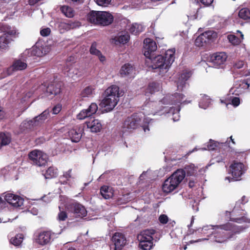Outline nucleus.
Returning <instances> with one entry per match:
<instances>
[{"mask_svg":"<svg viewBox=\"0 0 250 250\" xmlns=\"http://www.w3.org/2000/svg\"><path fill=\"white\" fill-rule=\"evenodd\" d=\"M212 232L214 240L218 243H223L228 239L233 238L236 234L240 233L244 229L242 227L235 225L231 223L216 225L213 228Z\"/></svg>","mask_w":250,"mask_h":250,"instance_id":"obj_1","label":"nucleus"},{"mask_svg":"<svg viewBox=\"0 0 250 250\" xmlns=\"http://www.w3.org/2000/svg\"><path fill=\"white\" fill-rule=\"evenodd\" d=\"M175 50L169 49L166 51L165 55L152 56L151 59V67L153 69H160L162 73L166 72L174 62Z\"/></svg>","mask_w":250,"mask_h":250,"instance_id":"obj_2","label":"nucleus"},{"mask_svg":"<svg viewBox=\"0 0 250 250\" xmlns=\"http://www.w3.org/2000/svg\"><path fill=\"white\" fill-rule=\"evenodd\" d=\"M185 175L186 172L184 170L177 169L165 180L162 187L164 192L169 193L174 190L184 179Z\"/></svg>","mask_w":250,"mask_h":250,"instance_id":"obj_3","label":"nucleus"},{"mask_svg":"<svg viewBox=\"0 0 250 250\" xmlns=\"http://www.w3.org/2000/svg\"><path fill=\"white\" fill-rule=\"evenodd\" d=\"M156 231L155 229H146L137 235L139 241V247L142 250H151L155 245L153 244V235Z\"/></svg>","mask_w":250,"mask_h":250,"instance_id":"obj_4","label":"nucleus"},{"mask_svg":"<svg viewBox=\"0 0 250 250\" xmlns=\"http://www.w3.org/2000/svg\"><path fill=\"white\" fill-rule=\"evenodd\" d=\"M141 119L137 114L127 117L123 123L121 132L122 136L126 135L136 129L140 125Z\"/></svg>","mask_w":250,"mask_h":250,"instance_id":"obj_5","label":"nucleus"},{"mask_svg":"<svg viewBox=\"0 0 250 250\" xmlns=\"http://www.w3.org/2000/svg\"><path fill=\"white\" fill-rule=\"evenodd\" d=\"M247 170V167L242 162L233 161L229 167V173L231 174V177H226L230 182L231 181H239L241 179V176Z\"/></svg>","mask_w":250,"mask_h":250,"instance_id":"obj_6","label":"nucleus"},{"mask_svg":"<svg viewBox=\"0 0 250 250\" xmlns=\"http://www.w3.org/2000/svg\"><path fill=\"white\" fill-rule=\"evenodd\" d=\"M226 215L228 216L229 221L237 223L248 222L250 223V219L247 218L245 215L246 213L241 208L235 204L232 210L230 212L226 211Z\"/></svg>","mask_w":250,"mask_h":250,"instance_id":"obj_7","label":"nucleus"},{"mask_svg":"<svg viewBox=\"0 0 250 250\" xmlns=\"http://www.w3.org/2000/svg\"><path fill=\"white\" fill-rule=\"evenodd\" d=\"M40 88L45 90V95L54 97L61 92V83L60 82H53L51 83L44 82Z\"/></svg>","mask_w":250,"mask_h":250,"instance_id":"obj_8","label":"nucleus"},{"mask_svg":"<svg viewBox=\"0 0 250 250\" xmlns=\"http://www.w3.org/2000/svg\"><path fill=\"white\" fill-rule=\"evenodd\" d=\"M104 96L103 99L100 104V106L102 108H105L106 112H109L113 109L115 106L117 104L119 97L121 96H108L106 94H103Z\"/></svg>","mask_w":250,"mask_h":250,"instance_id":"obj_9","label":"nucleus"},{"mask_svg":"<svg viewBox=\"0 0 250 250\" xmlns=\"http://www.w3.org/2000/svg\"><path fill=\"white\" fill-rule=\"evenodd\" d=\"M28 157L34 164L39 167L45 166L47 162V155L40 150H34L31 151Z\"/></svg>","mask_w":250,"mask_h":250,"instance_id":"obj_10","label":"nucleus"},{"mask_svg":"<svg viewBox=\"0 0 250 250\" xmlns=\"http://www.w3.org/2000/svg\"><path fill=\"white\" fill-rule=\"evenodd\" d=\"M67 210L73 214L76 218H83L87 215V212L85 207L82 205L75 203L67 206Z\"/></svg>","mask_w":250,"mask_h":250,"instance_id":"obj_11","label":"nucleus"},{"mask_svg":"<svg viewBox=\"0 0 250 250\" xmlns=\"http://www.w3.org/2000/svg\"><path fill=\"white\" fill-rule=\"evenodd\" d=\"M50 111L48 109L45 110L39 115L35 117L25 124L26 127L31 129L35 126H40L49 117Z\"/></svg>","mask_w":250,"mask_h":250,"instance_id":"obj_12","label":"nucleus"},{"mask_svg":"<svg viewBox=\"0 0 250 250\" xmlns=\"http://www.w3.org/2000/svg\"><path fill=\"white\" fill-rule=\"evenodd\" d=\"M144 43V54L146 58L151 59L152 56H154V52L157 50V44L155 42L149 38L145 39Z\"/></svg>","mask_w":250,"mask_h":250,"instance_id":"obj_13","label":"nucleus"},{"mask_svg":"<svg viewBox=\"0 0 250 250\" xmlns=\"http://www.w3.org/2000/svg\"><path fill=\"white\" fill-rule=\"evenodd\" d=\"M84 125H79L74 126L68 132V136L73 142H79L84 131Z\"/></svg>","mask_w":250,"mask_h":250,"instance_id":"obj_14","label":"nucleus"},{"mask_svg":"<svg viewBox=\"0 0 250 250\" xmlns=\"http://www.w3.org/2000/svg\"><path fill=\"white\" fill-rule=\"evenodd\" d=\"M227 58L228 56L225 53L216 52L210 56V62L214 67H221L225 63Z\"/></svg>","mask_w":250,"mask_h":250,"instance_id":"obj_15","label":"nucleus"},{"mask_svg":"<svg viewBox=\"0 0 250 250\" xmlns=\"http://www.w3.org/2000/svg\"><path fill=\"white\" fill-rule=\"evenodd\" d=\"M111 241L114 246V250H122L126 243L125 235L120 232H115L111 238Z\"/></svg>","mask_w":250,"mask_h":250,"instance_id":"obj_16","label":"nucleus"},{"mask_svg":"<svg viewBox=\"0 0 250 250\" xmlns=\"http://www.w3.org/2000/svg\"><path fill=\"white\" fill-rule=\"evenodd\" d=\"M249 84L246 80H240L235 82L233 87L230 89L232 94L239 96L243 93L249 87Z\"/></svg>","mask_w":250,"mask_h":250,"instance_id":"obj_17","label":"nucleus"},{"mask_svg":"<svg viewBox=\"0 0 250 250\" xmlns=\"http://www.w3.org/2000/svg\"><path fill=\"white\" fill-rule=\"evenodd\" d=\"M84 125H86L92 132H99L102 129V125L101 121L94 118L89 119L88 121L84 123Z\"/></svg>","mask_w":250,"mask_h":250,"instance_id":"obj_18","label":"nucleus"},{"mask_svg":"<svg viewBox=\"0 0 250 250\" xmlns=\"http://www.w3.org/2000/svg\"><path fill=\"white\" fill-rule=\"evenodd\" d=\"M212 37V32L210 31H206L200 35L195 41L196 46H203L205 44L211 40Z\"/></svg>","mask_w":250,"mask_h":250,"instance_id":"obj_19","label":"nucleus"},{"mask_svg":"<svg viewBox=\"0 0 250 250\" xmlns=\"http://www.w3.org/2000/svg\"><path fill=\"white\" fill-rule=\"evenodd\" d=\"M27 67L26 62L21 60H16L14 61L12 65L9 67L6 70L8 75H11L14 71L22 70Z\"/></svg>","mask_w":250,"mask_h":250,"instance_id":"obj_20","label":"nucleus"},{"mask_svg":"<svg viewBox=\"0 0 250 250\" xmlns=\"http://www.w3.org/2000/svg\"><path fill=\"white\" fill-rule=\"evenodd\" d=\"M99 17L98 25L106 26L110 24L113 21V16L108 12L100 11Z\"/></svg>","mask_w":250,"mask_h":250,"instance_id":"obj_21","label":"nucleus"},{"mask_svg":"<svg viewBox=\"0 0 250 250\" xmlns=\"http://www.w3.org/2000/svg\"><path fill=\"white\" fill-rule=\"evenodd\" d=\"M52 235V233L50 230L42 231L38 234L37 242L42 246L46 245L50 242Z\"/></svg>","mask_w":250,"mask_h":250,"instance_id":"obj_22","label":"nucleus"},{"mask_svg":"<svg viewBox=\"0 0 250 250\" xmlns=\"http://www.w3.org/2000/svg\"><path fill=\"white\" fill-rule=\"evenodd\" d=\"M0 30L1 32H3L4 34H6V35L8 36H10L11 38L12 37H17L19 34L15 27H11L6 23L0 24Z\"/></svg>","mask_w":250,"mask_h":250,"instance_id":"obj_23","label":"nucleus"},{"mask_svg":"<svg viewBox=\"0 0 250 250\" xmlns=\"http://www.w3.org/2000/svg\"><path fill=\"white\" fill-rule=\"evenodd\" d=\"M98 45V44L97 42H93L89 48V52L90 54L98 57L100 61L103 63L105 61L106 58L102 54L101 51L97 49Z\"/></svg>","mask_w":250,"mask_h":250,"instance_id":"obj_24","label":"nucleus"},{"mask_svg":"<svg viewBox=\"0 0 250 250\" xmlns=\"http://www.w3.org/2000/svg\"><path fill=\"white\" fill-rule=\"evenodd\" d=\"M230 142L232 143V144L235 145V142L234 140V139L232 138V136H230L229 138L228 139L226 143L229 144V147L231 149V152L234 154L235 158L236 159H238L240 161H243L246 159V153L244 151H237L233 149H232L231 146L229 145Z\"/></svg>","mask_w":250,"mask_h":250,"instance_id":"obj_25","label":"nucleus"},{"mask_svg":"<svg viewBox=\"0 0 250 250\" xmlns=\"http://www.w3.org/2000/svg\"><path fill=\"white\" fill-rule=\"evenodd\" d=\"M191 73L190 71H184L181 74L177 82V87L182 89L185 85L186 81L190 77Z\"/></svg>","mask_w":250,"mask_h":250,"instance_id":"obj_26","label":"nucleus"},{"mask_svg":"<svg viewBox=\"0 0 250 250\" xmlns=\"http://www.w3.org/2000/svg\"><path fill=\"white\" fill-rule=\"evenodd\" d=\"M161 87V83L158 82H153L150 83L145 91V95L149 96L155 92L159 91Z\"/></svg>","mask_w":250,"mask_h":250,"instance_id":"obj_27","label":"nucleus"},{"mask_svg":"<svg viewBox=\"0 0 250 250\" xmlns=\"http://www.w3.org/2000/svg\"><path fill=\"white\" fill-rule=\"evenodd\" d=\"M134 67L130 63H125L123 65L120 69V73L122 77L129 76L134 72Z\"/></svg>","mask_w":250,"mask_h":250,"instance_id":"obj_28","label":"nucleus"},{"mask_svg":"<svg viewBox=\"0 0 250 250\" xmlns=\"http://www.w3.org/2000/svg\"><path fill=\"white\" fill-rule=\"evenodd\" d=\"M100 12L97 11H91L87 15V20L88 22L98 25L99 17L100 16Z\"/></svg>","mask_w":250,"mask_h":250,"instance_id":"obj_29","label":"nucleus"},{"mask_svg":"<svg viewBox=\"0 0 250 250\" xmlns=\"http://www.w3.org/2000/svg\"><path fill=\"white\" fill-rule=\"evenodd\" d=\"M13 41L11 37L3 34L0 36V48L1 49L6 50L8 48V44Z\"/></svg>","mask_w":250,"mask_h":250,"instance_id":"obj_30","label":"nucleus"},{"mask_svg":"<svg viewBox=\"0 0 250 250\" xmlns=\"http://www.w3.org/2000/svg\"><path fill=\"white\" fill-rule=\"evenodd\" d=\"M103 94H106L108 96H121V92H120L119 86L116 85H112L108 87Z\"/></svg>","mask_w":250,"mask_h":250,"instance_id":"obj_31","label":"nucleus"},{"mask_svg":"<svg viewBox=\"0 0 250 250\" xmlns=\"http://www.w3.org/2000/svg\"><path fill=\"white\" fill-rule=\"evenodd\" d=\"M100 193L102 197L105 199H108L113 195V192L109 187L106 186H104L101 188Z\"/></svg>","mask_w":250,"mask_h":250,"instance_id":"obj_32","label":"nucleus"},{"mask_svg":"<svg viewBox=\"0 0 250 250\" xmlns=\"http://www.w3.org/2000/svg\"><path fill=\"white\" fill-rule=\"evenodd\" d=\"M46 179H51L58 175V169L54 167H50L43 173Z\"/></svg>","mask_w":250,"mask_h":250,"instance_id":"obj_33","label":"nucleus"},{"mask_svg":"<svg viewBox=\"0 0 250 250\" xmlns=\"http://www.w3.org/2000/svg\"><path fill=\"white\" fill-rule=\"evenodd\" d=\"M238 16L244 20L250 19V10L248 8H241L238 13Z\"/></svg>","mask_w":250,"mask_h":250,"instance_id":"obj_34","label":"nucleus"},{"mask_svg":"<svg viewBox=\"0 0 250 250\" xmlns=\"http://www.w3.org/2000/svg\"><path fill=\"white\" fill-rule=\"evenodd\" d=\"M61 10L62 12L68 18H72L74 16V11L73 9L66 5H63L61 7Z\"/></svg>","mask_w":250,"mask_h":250,"instance_id":"obj_35","label":"nucleus"},{"mask_svg":"<svg viewBox=\"0 0 250 250\" xmlns=\"http://www.w3.org/2000/svg\"><path fill=\"white\" fill-rule=\"evenodd\" d=\"M229 159V157L225 151L221 152L217 156L214 158V161L217 163H225Z\"/></svg>","mask_w":250,"mask_h":250,"instance_id":"obj_36","label":"nucleus"},{"mask_svg":"<svg viewBox=\"0 0 250 250\" xmlns=\"http://www.w3.org/2000/svg\"><path fill=\"white\" fill-rule=\"evenodd\" d=\"M23 239V235L22 234H17L15 237L11 239L10 243L16 246H18L21 244Z\"/></svg>","mask_w":250,"mask_h":250,"instance_id":"obj_37","label":"nucleus"},{"mask_svg":"<svg viewBox=\"0 0 250 250\" xmlns=\"http://www.w3.org/2000/svg\"><path fill=\"white\" fill-rule=\"evenodd\" d=\"M94 88L92 86H87L85 87L81 92L80 96L81 97H88L92 94Z\"/></svg>","mask_w":250,"mask_h":250,"instance_id":"obj_38","label":"nucleus"},{"mask_svg":"<svg viewBox=\"0 0 250 250\" xmlns=\"http://www.w3.org/2000/svg\"><path fill=\"white\" fill-rule=\"evenodd\" d=\"M0 145L6 146L11 142L10 137L3 132L0 133Z\"/></svg>","mask_w":250,"mask_h":250,"instance_id":"obj_39","label":"nucleus"},{"mask_svg":"<svg viewBox=\"0 0 250 250\" xmlns=\"http://www.w3.org/2000/svg\"><path fill=\"white\" fill-rule=\"evenodd\" d=\"M8 203L14 207H19L22 205V199L20 196L16 195V197L13 198L11 202Z\"/></svg>","mask_w":250,"mask_h":250,"instance_id":"obj_40","label":"nucleus"},{"mask_svg":"<svg viewBox=\"0 0 250 250\" xmlns=\"http://www.w3.org/2000/svg\"><path fill=\"white\" fill-rule=\"evenodd\" d=\"M172 95L173 97L172 99L174 104L181 103L184 99V95L182 94L175 93Z\"/></svg>","mask_w":250,"mask_h":250,"instance_id":"obj_41","label":"nucleus"},{"mask_svg":"<svg viewBox=\"0 0 250 250\" xmlns=\"http://www.w3.org/2000/svg\"><path fill=\"white\" fill-rule=\"evenodd\" d=\"M173 97L171 95H167L165 96L159 102L164 104H174L173 103Z\"/></svg>","mask_w":250,"mask_h":250,"instance_id":"obj_42","label":"nucleus"},{"mask_svg":"<svg viewBox=\"0 0 250 250\" xmlns=\"http://www.w3.org/2000/svg\"><path fill=\"white\" fill-rule=\"evenodd\" d=\"M129 31L132 34L137 35L142 31L139 28V25L137 23L133 24L131 25L129 29Z\"/></svg>","mask_w":250,"mask_h":250,"instance_id":"obj_43","label":"nucleus"},{"mask_svg":"<svg viewBox=\"0 0 250 250\" xmlns=\"http://www.w3.org/2000/svg\"><path fill=\"white\" fill-rule=\"evenodd\" d=\"M130 39V36L128 34L122 35L117 38L116 41L122 44L127 43Z\"/></svg>","mask_w":250,"mask_h":250,"instance_id":"obj_44","label":"nucleus"},{"mask_svg":"<svg viewBox=\"0 0 250 250\" xmlns=\"http://www.w3.org/2000/svg\"><path fill=\"white\" fill-rule=\"evenodd\" d=\"M98 110V106L95 103H92L88 107L87 109H86L87 112L88 113L89 115L90 116L95 114Z\"/></svg>","mask_w":250,"mask_h":250,"instance_id":"obj_45","label":"nucleus"},{"mask_svg":"<svg viewBox=\"0 0 250 250\" xmlns=\"http://www.w3.org/2000/svg\"><path fill=\"white\" fill-rule=\"evenodd\" d=\"M89 116H90V115L87 112L86 109H83L77 115V119L83 120Z\"/></svg>","mask_w":250,"mask_h":250,"instance_id":"obj_46","label":"nucleus"},{"mask_svg":"<svg viewBox=\"0 0 250 250\" xmlns=\"http://www.w3.org/2000/svg\"><path fill=\"white\" fill-rule=\"evenodd\" d=\"M249 202V198L248 197L244 195L242 197L241 199L236 202V205L240 207L241 205H245Z\"/></svg>","mask_w":250,"mask_h":250,"instance_id":"obj_47","label":"nucleus"},{"mask_svg":"<svg viewBox=\"0 0 250 250\" xmlns=\"http://www.w3.org/2000/svg\"><path fill=\"white\" fill-rule=\"evenodd\" d=\"M67 217V215L65 211H60L58 215V219L59 221H65Z\"/></svg>","mask_w":250,"mask_h":250,"instance_id":"obj_48","label":"nucleus"},{"mask_svg":"<svg viewBox=\"0 0 250 250\" xmlns=\"http://www.w3.org/2000/svg\"><path fill=\"white\" fill-rule=\"evenodd\" d=\"M159 221L162 224H166L168 221V218L166 214H161L159 217Z\"/></svg>","mask_w":250,"mask_h":250,"instance_id":"obj_49","label":"nucleus"},{"mask_svg":"<svg viewBox=\"0 0 250 250\" xmlns=\"http://www.w3.org/2000/svg\"><path fill=\"white\" fill-rule=\"evenodd\" d=\"M16 197V194L12 193H7L4 196V200L6 202L8 203L11 202L14 197Z\"/></svg>","mask_w":250,"mask_h":250,"instance_id":"obj_50","label":"nucleus"},{"mask_svg":"<svg viewBox=\"0 0 250 250\" xmlns=\"http://www.w3.org/2000/svg\"><path fill=\"white\" fill-rule=\"evenodd\" d=\"M72 177V169H69L68 171L63 173V175L61 176V178H66L68 180Z\"/></svg>","mask_w":250,"mask_h":250,"instance_id":"obj_51","label":"nucleus"},{"mask_svg":"<svg viewBox=\"0 0 250 250\" xmlns=\"http://www.w3.org/2000/svg\"><path fill=\"white\" fill-rule=\"evenodd\" d=\"M50 33L51 29L48 27L43 28L40 31V34L43 37H47L49 36Z\"/></svg>","mask_w":250,"mask_h":250,"instance_id":"obj_52","label":"nucleus"},{"mask_svg":"<svg viewBox=\"0 0 250 250\" xmlns=\"http://www.w3.org/2000/svg\"><path fill=\"white\" fill-rule=\"evenodd\" d=\"M111 0H96V2L100 6H106L111 2Z\"/></svg>","mask_w":250,"mask_h":250,"instance_id":"obj_53","label":"nucleus"},{"mask_svg":"<svg viewBox=\"0 0 250 250\" xmlns=\"http://www.w3.org/2000/svg\"><path fill=\"white\" fill-rule=\"evenodd\" d=\"M61 26L65 30H68L73 27V23L62 22Z\"/></svg>","mask_w":250,"mask_h":250,"instance_id":"obj_54","label":"nucleus"},{"mask_svg":"<svg viewBox=\"0 0 250 250\" xmlns=\"http://www.w3.org/2000/svg\"><path fill=\"white\" fill-rule=\"evenodd\" d=\"M240 101L238 97H233L231 99V104L234 107H236L240 104Z\"/></svg>","mask_w":250,"mask_h":250,"instance_id":"obj_55","label":"nucleus"},{"mask_svg":"<svg viewBox=\"0 0 250 250\" xmlns=\"http://www.w3.org/2000/svg\"><path fill=\"white\" fill-rule=\"evenodd\" d=\"M198 2H201L205 6H209L213 2V0H196Z\"/></svg>","mask_w":250,"mask_h":250,"instance_id":"obj_56","label":"nucleus"},{"mask_svg":"<svg viewBox=\"0 0 250 250\" xmlns=\"http://www.w3.org/2000/svg\"><path fill=\"white\" fill-rule=\"evenodd\" d=\"M244 65V62L242 61H239L237 62H236L234 65V67L235 68L240 69L243 67Z\"/></svg>","mask_w":250,"mask_h":250,"instance_id":"obj_57","label":"nucleus"},{"mask_svg":"<svg viewBox=\"0 0 250 250\" xmlns=\"http://www.w3.org/2000/svg\"><path fill=\"white\" fill-rule=\"evenodd\" d=\"M61 110V105H56L52 108L53 113L54 114H57L60 112Z\"/></svg>","mask_w":250,"mask_h":250,"instance_id":"obj_58","label":"nucleus"},{"mask_svg":"<svg viewBox=\"0 0 250 250\" xmlns=\"http://www.w3.org/2000/svg\"><path fill=\"white\" fill-rule=\"evenodd\" d=\"M6 206V203L5 200L2 199L0 196V209H2Z\"/></svg>","mask_w":250,"mask_h":250,"instance_id":"obj_59","label":"nucleus"},{"mask_svg":"<svg viewBox=\"0 0 250 250\" xmlns=\"http://www.w3.org/2000/svg\"><path fill=\"white\" fill-rule=\"evenodd\" d=\"M240 74L242 76H248L250 75V70H243L240 72Z\"/></svg>","mask_w":250,"mask_h":250,"instance_id":"obj_60","label":"nucleus"},{"mask_svg":"<svg viewBox=\"0 0 250 250\" xmlns=\"http://www.w3.org/2000/svg\"><path fill=\"white\" fill-rule=\"evenodd\" d=\"M5 113L3 110L2 108L0 106V120H2L4 118Z\"/></svg>","mask_w":250,"mask_h":250,"instance_id":"obj_61","label":"nucleus"},{"mask_svg":"<svg viewBox=\"0 0 250 250\" xmlns=\"http://www.w3.org/2000/svg\"><path fill=\"white\" fill-rule=\"evenodd\" d=\"M69 180L67 179H65V178H63V179H62L61 178V176H60V180H59V182L61 184H62V185H65L67 183V182Z\"/></svg>","mask_w":250,"mask_h":250,"instance_id":"obj_62","label":"nucleus"},{"mask_svg":"<svg viewBox=\"0 0 250 250\" xmlns=\"http://www.w3.org/2000/svg\"><path fill=\"white\" fill-rule=\"evenodd\" d=\"M180 119V115H179V113L175 114H174L173 115V117H172V119L173 120V121L175 122V121H177L179 120Z\"/></svg>","mask_w":250,"mask_h":250,"instance_id":"obj_63","label":"nucleus"},{"mask_svg":"<svg viewBox=\"0 0 250 250\" xmlns=\"http://www.w3.org/2000/svg\"><path fill=\"white\" fill-rule=\"evenodd\" d=\"M236 39V37L234 35H230L229 37V41L232 42V43H234L233 41L235 40Z\"/></svg>","mask_w":250,"mask_h":250,"instance_id":"obj_64","label":"nucleus"}]
</instances>
